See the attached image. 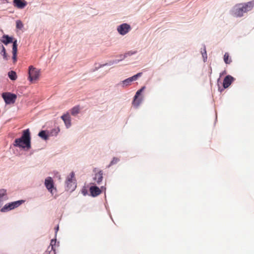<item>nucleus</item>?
I'll return each mask as SVG.
<instances>
[{
	"label": "nucleus",
	"instance_id": "a878e982",
	"mask_svg": "<svg viewBox=\"0 0 254 254\" xmlns=\"http://www.w3.org/2000/svg\"><path fill=\"white\" fill-rule=\"evenodd\" d=\"M1 48H2L1 53L3 54V59L5 60H7L8 58H7V55H6V53L5 49V48L3 46H1Z\"/></svg>",
	"mask_w": 254,
	"mask_h": 254
},
{
	"label": "nucleus",
	"instance_id": "6ab92c4d",
	"mask_svg": "<svg viewBox=\"0 0 254 254\" xmlns=\"http://www.w3.org/2000/svg\"><path fill=\"white\" fill-rule=\"evenodd\" d=\"M38 135L41 137L42 138V139H44V140H47L48 139V137H49V136L48 135V134H47L46 133V131L45 130H42L41 131L39 134H38Z\"/></svg>",
	"mask_w": 254,
	"mask_h": 254
},
{
	"label": "nucleus",
	"instance_id": "9d476101",
	"mask_svg": "<svg viewBox=\"0 0 254 254\" xmlns=\"http://www.w3.org/2000/svg\"><path fill=\"white\" fill-rule=\"evenodd\" d=\"M94 172L95 173V176L94 177V180L96 182L97 184H100V183L103 180V172L102 171L100 170L97 171L96 168L94 169Z\"/></svg>",
	"mask_w": 254,
	"mask_h": 254
},
{
	"label": "nucleus",
	"instance_id": "a211bd4d",
	"mask_svg": "<svg viewBox=\"0 0 254 254\" xmlns=\"http://www.w3.org/2000/svg\"><path fill=\"white\" fill-rule=\"evenodd\" d=\"M12 207H11V203H7V204H6L0 210V211L1 212H6V211H8L9 210H12Z\"/></svg>",
	"mask_w": 254,
	"mask_h": 254
},
{
	"label": "nucleus",
	"instance_id": "dca6fc26",
	"mask_svg": "<svg viewBox=\"0 0 254 254\" xmlns=\"http://www.w3.org/2000/svg\"><path fill=\"white\" fill-rule=\"evenodd\" d=\"M24 202V200H18L14 202H11V205L12 207V209H14L15 208H17L19 206H20L21 204H22Z\"/></svg>",
	"mask_w": 254,
	"mask_h": 254
},
{
	"label": "nucleus",
	"instance_id": "b1692460",
	"mask_svg": "<svg viewBox=\"0 0 254 254\" xmlns=\"http://www.w3.org/2000/svg\"><path fill=\"white\" fill-rule=\"evenodd\" d=\"M16 27L17 29H22L23 27V24L22 21L18 20L16 21Z\"/></svg>",
	"mask_w": 254,
	"mask_h": 254
},
{
	"label": "nucleus",
	"instance_id": "6e6552de",
	"mask_svg": "<svg viewBox=\"0 0 254 254\" xmlns=\"http://www.w3.org/2000/svg\"><path fill=\"white\" fill-rule=\"evenodd\" d=\"M45 185L47 190L53 194V190L54 189L56 190L54 188V182L52 178L50 177L47 178L45 180Z\"/></svg>",
	"mask_w": 254,
	"mask_h": 254
},
{
	"label": "nucleus",
	"instance_id": "0eeeda50",
	"mask_svg": "<svg viewBox=\"0 0 254 254\" xmlns=\"http://www.w3.org/2000/svg\"><path fill=\"white\" fill-rule=\"evenodd\" d=\"M130 29V25L127 23H123L119 26L117 28L118 32L122 35L126 34Z\"/></svg>",
	"mask_w": 254,
	"mask_h": 254
},
{
	"label": "nucleus",
	"instance_id": "1a4fd4ad",
	"mask_svg": "<svg viewBox=\"0 0 254 254\" xmlns=\"http://www.w3.org/2000/svg\"><path fill=\"white\" fill-rule=\"evenodd\" d=\"M105 189L103 187H101V189L95 186H93L90 187L89 191L91 195L92 196H97L100 194L102 192V189Z\"/></svg>",
	"mask_w": 254,
	"mask_h": 254
},
{
	"label": "nucleus",
	"instance_id": "bb28decb",
	"mask_svg": "<svg viewBox=\"0 0 254 254\" xmlns=\"http://www.w3.org/2000/svg\"><path fill=\"white\" fill-rule=\"evenodd\" d=\"M56 240L52 239L51 241L50 246H51V250H53L54 251H55V250L54 249V246L56 245Z\"/></svg>",
	"mask_w": 254,
	"mask_h": 254
},
{
	"label": "nucleus",
	"instance_id": "4be33fe9",
	"mask_svg": "<svg viewBox=\"0 0 254 254\" xmlns=\"http://www.w3.org/2000/svg\"><path fill=\"white\" fill-rule=\"evenodd\" d=\"M224 61L226 64H229L232 61L230 58L229 55L228 53H226L224 56Z\"/></svg>",
	"mask_w": 254,
	"mask_h": 254
},
{
	"label": "nucleus",
	"instance_id": "5701e85b",
	"mask_svg": "<svg viewBox=\"0 0 254 254\" xmlns=\"http://www.w3.org/2000/svg\"><path fill=\"white\" fill-rule=\"evenodd\" d=\"M80 108L79 106H75L72 109L71 111V114L73 116H75L79 113V112Z\"/></svg>",
	"mask_w": 254,
	"mask_h": 254
},
{
	"label": "nucleus",
	"instance_id": "f3484780",
	"mask_svg": "<svg viewBox=\"0 0 254 254\" xmlns=\"http://www.w3.org/2000/svg\"><path fill=\"white\" fill-rule=\"evenodd\" d=\"M134 81L132 77H129L123 81V86H127L130 84L131 82Z\"/></svg>",
	"mask_w": 254,
	"mask_h": 254
},
{
	"label": "nucleus",
	"instance_id": "f257e3e1",
	"mask_svg": "<svg viewBox=\"0 0 254 254\" xmlns=\"http://www.w3.org/2000/svg\"><path fill=\"white\" fill-rule=\"evenodd\" d=\"M13 146L26 150L31 148V136L29 129L23 130L21 137L15 139Z\"/></svg>",
	"mask_w": 254,
	"mask_h": 254
},
{
	"label": "nucleus",
	"instance_id": "cd10ccee",
	"mask_svg": "<svg viewBox=\"0 0 254 254\" xmlns=\"http://www.w3.org/2000/svg\"><path fill=\"white\" fill-rule=\"evenodd\" d=\"M142 74L141 72L138 73L137 74L132 76L133 79L136 80L138 77H140Z\"/></svg>",
	"mask_w": 254,
	"mask_h": 254
},
{
	"label": "nucleus",
	"instance_id": "4468645a",
	"mask_svg": "<svg viewBox=\"0 0 254 254\" xmlns=\"http://www.w3.org/2000/svg\"><path fill=\"white\" fill-rule=\"evenodd\" d=\"M61 118L64 121L66 127H69L71 125V120L69 115L68 114H64L63 115Z\"/></svg>",
	"mask_w": 254,
	"mask_h": 254
},
{
	"label": "nucleus",
	"instance_id": "7c9ffc66",
	"mask_svg": "<svg viewBox=\"0 0 254 254\" xmlns=\"http://www.w3.org/2000/svg\"><path fill=\"white\" fill-rule=\"evenodd\" d=\"M58 230H59V226H57V227H56V231H58Z\"/></svg>",
	"mask_w": 254,
	"mask_h": 254
},
{
	"label": "nucleus",
	"instance_id": "2eb2a0df",
	"mask_svg": "<svg viewBox=\"0 0 254 254\" xmlns=\"http://www.w3.org/2000/svg\"><path fill=\"white\" fill-rule=\"evenodd\" d=\"M1 41L5 45H7L8 44L12 42V38L9 37L8 35H4L2 37Z\"/></svg>",
	"mask_w": 254,
	"mask_h": 254
},
{
	"label": "nucleus",
	"instance_id": "aec40b11",
	"mask_svg": "<svg viewBox=\"0 0 254 254\" xmlns=\"http://www.w3.org/2000/svg\"><path fill=\"white\" fill-rule=\"evenodd\" d=\"M8 77L9 78L12 80H15L17 78V75L15 71H10L8 72Z\"/></svg>",
	"mask_w": 254,
	"mask_h": 254
},
{
	"label": "nucleus",
	"instance_id": "c85d7f7f",
	"mask_svg": "<svg viewBox=\"0 0 254 254\" xmlns=\"http://www.w3.org/2000/svg\"><path fill=\"white\" fill-rule=\"evenodd\" d=\"M127 55H132V53L128 52L127 53L125 54L124 56H121V57H122V59H121L120 60H118V62H119L120 61H122L123 59H124L126 57H127Z\"/></svg>",
	"mask_w": 254,
	"mask_h": 254
},
{
	"label": "nucleus",
	"instance_id": "c756f323",
	"mask_svg": "<svg viewBox=\"0 0 254 254\" xmlns=\"http://www.w3.org/2000/svg\"><path fill=\"white\" fill-rule=\"evenodd\" d=\"M202 55L203 57H204V55H206V52L205 49H204V53L202 52Z\"/></svg>",
	"mask_w": 254,
	"mask_h": 254
},
{
	"label": "nucleus",
	"instance_id": "9b49d317",
	"mask_svg": "<svg viewBox=\"0 0 254 254\" xmlns=\"http://www.w3.org/2000/svg\"><path fill=\"white\" fill-rule=\"evenodd\" d=\"M13 2L14 6L19 9L24 8L27 4L25 0H13Z\"/></svg>",
	"mask_w": 254,
	"mask_h": 254
},
{
	"label": "nucleus",
	"instance_id": "20e7f679",
	"mask_svg": "<svg viewBox=\"0 0 254 254\" xmlns=\"http://www.w3.org/2000/svg\"><path fill=\"white\" fill-rule=\"evenodd\" d=\"M40 70L34 67L32 65L29 67V79L30 81H35L40 76Z\"/></svg>",
	"mask_w": 254,
	"mask_h": 254
},
{
	"label": "nucleus",
	"instance_id": "ddd939ff",
	"mask_svg": "<svg viewBox=\"0 0 254 254\" xmlns=\"http://www.w3.org/2000/svg\"><path fill=\"white\" fill-rule=\"evenodd\" d=\"M17 41L15 40L13 42V45H12V59L13 60V62L15 63L17 60Z\"/></svg>",
	"mask_w": 254,
	"mask_h": 254
},
{
	"label": "nucleus",
	"instance_id": "412c9836",
	"mask_svg": "<svg viewBox=\"0 0 254 254\" xmlns=\"http://www.w3.org/2000/svg\"><path fill=\"white\" fill-rule=\"evenodd\" d=\"M6 195V190L4 189L0 190V207L2 205L3 197Z\"/></svg>",
	"mask_w": 254,
	"mask_h": 254
},
{
	"label": "nucleus",
	"instance_id": "f03ea898",
	"mask_svg": "<svg viewBox=\"0 0 254 254\" xmlns=\"http://www.w3.org/2000/svg\"><path fill=\"white\" fill-rule=\"evenodd\" d=\"M254 7V0H252L244 4H239L236 5L233 10L235 16L242 17L244 13L251 10Z\"/></svg>",
	"mask_w": 254,
	"mask_h": 254
},
{
	"label": "nucleus",
	"instance_id": "393cba45",
	"mask_svg": "<svg viewBox=\"0 0 254 254\" xmlns=\"http://www.w3.org/2000/svg\"><path fill=\"white\" fill-rule=\"evenodd\" d=\"M119 159L116 157H114L112 161L110 162V164L108 166V167H110L111 166L117 164L119 161Z\"/></svg>",
	"mask_w": 254,
	"mask_h": 254
},
{
	"label": "nucleus",
	"instance_id": "423d86ee",
	"mask_svg": "<svg viewBox=\"0 0 254 254\" xmlns=\"http://www.w3.org/2000/svg\"><path fill=\"white\" fill-rule=\"evenodd\" d=\"M145 87H142L140 89L138 90L136 92L134 97L132 104L134 106L137 107L142 101V98H139V96L140 95L141 93L144 90Z\"/></svg>",
	"mask_w": 254,
	"mask_h": 254
},
{
	"label": "nucleus",
	"instance_id": "39448f33",
	"mask_svg": "<svg viewBox=\"0 0 254 254\" xmlns=\"http://www.w3.org/2000/svg\"><path fill=\"white\" fill-rule=\"evenodd\" d=\"M2 97L6 104H14L17 98V96L9 92L3 93Z\"/></svg>",
	"mask_w": 254,
	"mask_h": 254
},
{
	"label": "nucleus",
	"instance_id": "7ed1b4c3",
	"mask_svg": "<svg viewBox=\"0 0 254 254\" xmlns=\"http://www.w3.org/2000/svg\"><path fill=\"white\" fill-rule=\"evenodd\" d=\"M74 176V172H72L69 176L67 177L65 182L67 190L72 191L75 189L76 184Z\"/></svg>",
	"mask_w": 254,
	"mask_h": 254
},
{
	"label": "nucleus",
	"instance_id": "f8f14e48",
	"mask_svg": "<svg viewBox=\"0 0 254 254\" xmlns=\"http://www.w3.org/2000/svg\"><path fill=\"white\" fill-rule=\"evenodd\" d=\"M234 78L231 75H227L223 80V85L224 88H228L234 81Z\"/></svg>",
	"mask_w": 254,
	"mask_h": 254
}]
</instances>
